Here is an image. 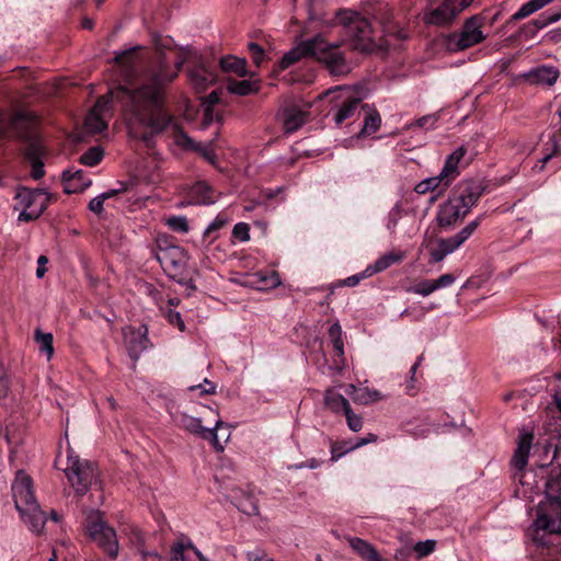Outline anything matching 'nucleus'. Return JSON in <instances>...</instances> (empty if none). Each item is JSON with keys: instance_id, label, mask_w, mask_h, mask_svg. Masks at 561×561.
Wrapping results in <instances>:
<instances>
[{"instance_id": "1", "label": "nucleus", "mask_w": 561, "mask_h": 561, "mask_svg": "<svg viewBox=\"0 0 561 561\" xmlns=\"http://www.w3.org/2000/svg\"><path fill=\"white\" fill-rule=\"evenodd\" d=\"M184 59L171 70L160 58L138 81H126L110 91V98L122 113L130 133L135 128H149L160 134L168 127H178L174 116L167 110V87L181 70Z\"/></svg>"}, {"instance_id": "2", "label": "nucleus", "mask_w": 561, "mask_h": 561, "mask_svg": "<svg viewBox=\"0 0 561 561\" xmlns=\"http://www.w3.org/2000/svg\"><path fill=\"white\" fill-rule=\"evenodd\" d=\"M343 42L331 43L328 41L325 33L317 34L286 53L280 60V69L290 67L304 57H312L322 62L331 75L345 76L351 68L344 54L340 50Z\"/></svg>"}, {"instance_id": "3", "label": "nucleus", "mask_w": 561, "mask_h": 561, "mask_svg": "<svg viewBox=\"0 0 561 561\" xmlns=\"http://www.w3.org/2000/svg\"><path fill=\"white\" fill-rule=\"evenodd\" d=\"M483 186L476 181L460 182L438 210L437 221L440 227H450L463 219L483 195Z\"/></svg>"}, {"instance_id": "4", "label": "nucleus", "mask_w": 561, "mask_h": 561, "mask_svg": "<svg viewBox=\"0 0 561 561\" xmlns=\"http://www.w3.org/2000/svg\"><path fill=\"white\" fill-rule=\"evenodd\" d=\"M329 27L340 25L343 37L337 42L350 43L352 49L368 53L377 46L375 43L374 30L369 21L353 11H339L332 21L325 24Z\"/></svg>"}, {"instance_id": "5", "label": "nucleus", "mask_w": 561, "mask_h": 561, "mask_svg": "<svg viewBox=\"0 0 561 561\" xmlns=\"http://www.w3.org/2000/svg\"><path fill=\"white\" fill-rule=\"evenodd\" d=\"M12 493L15 507L23 520L33 533L41 534L46 523V517L34 499L31 477L23 471H19L12 483Z\"/></svg>"}, {"instance_id": "6", "label": "nucleus", "mask_w": 561, "mask_h": 561, "mask_svg": "<svg viewBox=\"0 0 561 561\" xmlns=\"http://www.w3.org/2000/svg\"><path fill=\"white\" fill-rule=\"evenodd\" d=\"M62 470L68 483L79 497L87 494L90 488L99 481L96 466L90 460L81 459L78 455H75L73 450H68L67 465Z\"/></svg>"}, {"instance_id": "7", "label": "nucleus", "mask_w": 561, "mask_h": 561, "mask_svg": "<svg viewBox=\"0 0 561 561\" xmlns=\"http://www.w3.org/2000/svg\"><path fill=\"white\" fill-rule=\"evenodd\" d=\"M204 412L205 414H211L215 416V419H213V427L203 425V422L205 421L204 416L196 417L182 411H176L172 413L171 416L176 426L201 438L210 439L214 448L217 451H222L224 446L218 440L217 431L224 425V423L218 417L217 411L210 408H204Z\"/></svg>"}, {"instance_id": "8", "label": "nucleus", "mask_w": 561, "mask_h": 561, "mask_svg": "<svg viewBox=\"0 0 561 561\" xmlns=\"http://www.w3.org/2000/svg\"><path fill=\"white\" fill-rule=\"evenodd\" d=\"M547 508L545 512L546 517L545 519L547 522H557L560 520L561 517V480L558 477H554L553 474L550 476L546 483V496L545 500L541 501L537 507V518L534 522V540L540 541L538 537L539 530H543L539 525L538 522L542 515V507Z\"/></svg>"}, {"instance_id": "9", "label": "nucleus", "mask_w": 561, "mask_h": 561, "mask_svg": "<svg viewBox=\"0 0 561 561\" xmlns=\"http://www.w3.org/2000/svg\"><path fill=\"white\" fill-rule=\"evenodd\" d=\"M482 24V19L478 15L468 19L459 32L447 36V48L451 51H460L483 42L485 36L481 30Z\"/></svg>"}, {"instance_id": "10", "label": "nucleus", "mask_w": 561, "mask_h": 561, "mask_svg": "<svg viewBox=\"0 0 561 561\" xmlns=\"http://www.w3.org/2000/svg\"><path fill=\"white\" fill-rule=\"evenodd\" d=\"M18 205L22 207L19 215L20 221H32L37 219L47 208L50 202V195L42 190H28L22 187L15 194Z\"/></svg>"}, {"instance_id": "11", "label": "nucleus", "mask_w": 561, "mask_h": 561, "mask_svg": "<svg viewBox=\"0 0 561 561\" xmlns=\"http://www.w3.org/2000/svg\"><path fill=\"white\" fill-rule=\"evenodd\" d=\"M473 0H442L436 7L427 8L423 14L426 24L435 26L449 25L456 16L468 8Z\"/></svg>"}, {"instance_id": "12", "label": "nucleus", "mask_w": 561, "mask_h": 561, "mask_svg": "<svg viewBox=\"0 0 561 561\" xmlns=\"http://www.w3.org/2000/svg\"><path fill=\"white\" fill-rule=\"evenodd\" d=\"M337 93L333 100L339 102V108L334 115V121L337 125L344 121L352 118L358 110L362 101V95L355 89L350 87H337L334 90L327 91L325 95Z\"/></svg>"}, {"instance_id": "13", "label": "nucleus", "mask_w": 561, "mask_h": 561, "mask_svg": "<svg viewBox=\"0 0 561 561\" xmlns=\"http://www.w3.org/2000/svg\"><path fill=\"white\" fill-rule=\"evenodd\" d=\"M88 533L100 548H102L108 557L115 559L118 556V540L116 531L108 526L101 517L90 522Z\"/></svg>"}, {"instance_id": "14", "label": "nucleus", "mask_w": 561, "mask_h": 561, "mask_svg": "<svg viewBox=\"0 0 561 561\" xmlns=\"http://www.w3.org/2000/svg\"><path fill=\"white\" fill-rule=\"evenodd\" d=\"M157 259L164 271L169 273L181 272L187 263L185 250L179 245L159 247Z\"/></svg>"}, {"instance_id": "15", "label": "nucleus", "mask_w": 561, "mask_h": 561, "mask_svg": "<svg viewBox=\"0 0 561 561\" xmlns=\"http://www.w3.org/2000/svg\"><path fill=\"white\" fill-rule=\"evenodd\" d=\"M111 100L107 95L98 99L95 105L84 119V128L90 134H98L106 129L105 112L108 111Z\"/></svg>"}, {"instance_id": "16", "label": "nucleus", "mask_w": 561, "mask_h": 561, "mask_svg": "<svg viewBox=\"0 0 561 561\" xmlns=\"http://www.w3.org/2000/svg\"><path fill=\"white\" fill-rule=\"evenodd\" d=\"M148 330L146 327H140L138 330L128 328L124 330L125 344L129 356L137 360L140 354L148 348L149 339Z\"/></svg>"}, {"instance_id": "17", "label": "nucleus", "mask_w": 561, "mask_h": 561, "mask_svg": "<svg viewBox=\"0 0 561 561\" xmlns=\"http://www.w3.org/2000/svg\"><path fill=\"white\" fill-rule=\"evenodd\" d=\"M559 76L558 68L543 65L520 75V78L529 84L551 87L557 82Z\"/></svg>"}, {"instance_id": "18", "label": "nucleus", "mask_w": 561, "mask_h": 561, "mask_svg": "<svg viewBox=\"0 0 561 561\" xmlns=\"http://www.w3.org/2000/svg\"><path fill=\"white\" fill-rule=\"evenodd\" d=\"M64 191L67 194H76L89 187L92 181L85 176L82 170H66L62 172Z\"/></svg>"}, {"instance_id": "19", "label": "nucleus", "mask_w": 561, "mask_h": 561, "mask_svg": "<svg viewBox=\"0 0 561 561\" xmlns=\"http://www.w3.org/2000/svg\"><path fill=\"white\" fill-rule=\"evenodd\" d=\"M405 257V253L400 250H393L382 254L373 264L368 265L365 270L367 276L380 273L394 264L401 263Z\"/></svg>"}, {"instance_id": "20", "label": "nucleus", "mask_w": 561, "mask_h": 561, "mask_svg": "<svg viewBox=\"0 0 561 561\" xmlns=\"http://www.w3.org/2000/svg\"><path fill=\"white\" fill-rule=\"evenodd\" d=\"M188 76L191 83L197 92L205 91L216 81L215 72L205 64H199L194 69L190 70Z\"/></svg>"}, {"instance_id": "21", "label": "nucleus", "mask_w": 561, "mask_h": 561, "mask_svg": "<svg viewBox=\"0 0 561 561\" xmlns=\"http://www.w3.org/2000/svg\"><path fill=\"white\" fill-rule=\"evenodd\" d=\"M346 539L363 561H383L377 549L368 541L358 537H347Z\"/></svg>"}, {"instance_id": "22", "label": "nucleus", "mask_w": 561, "mask_h": 561, "mask_svg": "<svg viewBox=\"0 0 561 561\" xmlns=\"http://www.w3.org/2000/svg\"><path fill=\"white\" fill-rule=\"evenodd\" d=\"M26 121L27 116L24 113H15L13 115L0 113V137L19 133Z\"/></svg>"}, {"instance_id": "23", "label": "nucleus", "mask_w": 561, "mask_h": 561, "mask_svg": "<svg viewBox=\"0 0 561 561\" xmlns=\"http://www.w3.org/2000/svg\"><path fill=\"white\" fill-rule=\"evenodd\" d=\"M307 112L295 105L284 110L283 124L286 133H294L306 123Z\"/></svg>"}, {"instance_id": "24", "label": "nucleus", "mask_w": 561, "mask_h": 561, "mask_svg": "<svg viewBox=\"0 0 561 561\" xmlns=\"http://www.w3.org/2000/svg\"><path fill=\"white\" fill-rule=\"evenodd\" d=\"M533 439L534 436L531 433L520 434L518 445L513 457L514 466L517 469H523L527 465V459L531 448Z\"/></svg>"}, {"instance_id": "25", "label": "nucleus", "mask_w": 561, "mask_h": 561, "mask_svg": "<svg viewBox=\"0 0 561 561\" xmlns=\"http://www.w3.org/2000/svg\"><path fill=\"white\" fill-rule=\"evenodd\" d=\"M465 154L466 149L463 147H459L447 157L444 168L440 171L443 178H446V181L451 183L459 175L458 165Z\"/></svg>"}, {"instance_id": "26", "label": "nucleus", "mask_w": 561, "mask_h": 561, "mask_svg": "<svg viewBox=\"0 0 561 561\" xmlns=\"http://www.w3.org/2000/svg\"><path fill=\"white\" fill-rule=\"evenodd\" d=\"M191 203L194 204H213L216 201L215 193L205 182H197L190 190Z\"/></svg>"}, {"instance_id": "27", "label": "nucleus", "mask_w": 561, "mask_h": 561, "mask_svg": "<svg viewBox=\"0 0 561 561\" xmlns=\"http://www.w3.org/2000/svg\"><path fill=\"white\" fill-rule=\"evenodd\" d=\"M449 184H450V182L446 181V178H443V174L439 173L436 176L425 179V180L421 181L420 183H417L415 185L414 191L421 195L426 194L428 192H434V191L443 192L446 190L447 186H449Z\"/></svg>"}, {"instance_id": "28", "label": "nucleus", "mask_w": 561, "mask_h": 561, "mask_svg": "<svg viewBox=\"0 0 561 561\" xmlns=\"http://www.w3.org/2000/svg\"><path fill=\"white\" fill-rule=\"evenodd\" d=\"M140 47H133L130 49L121 51L115 56V62L121 67L125 76H130L134 71L135 66L138 62L136 55Z\"/></svg>"}, {"instance_id": "29", "label": "nucleus", "mask_w": 561, "mask_h": 561, "mask_svg": "<svg viewBox=\"0 0 561 561\" xmlns=\"http://www.w3.org/2000/svg\"><path fill=\"white\" fill-rule=\"evenodd\" d=\"M560 141H561V129L552 133L551 136L549 137L548 141L545 144L543 150L546 153H545L543 158L539 161L540 162V165H539L540 171L543 170L545 165L547 164L548 161L551 160L552 157L561 154Z\"/></svg>"}, {"instance_id": "30", "label": "nucleus", "mask_w": 561, "mask_h": 561, "mask_svg": "<svg viewBox=\"0 0 561 561\" xmlns=\"http://www.w3.org/2000/svg\"><path fill=\"white\" fill-rule=\"evenodd\" d=\"M353 392H354L353 401L355 403H359V404H364V405L376 402L382 398L380 392L377 390H370L368 388L356 389V387L354 385H350L347 393L352 394Z\"/></svg>"}, {"instance_id": "31", "label": "nucleus", "mask_w": 561, "mask_h": 561, "mask_svg": "<svg viewBox=\"0 0 561 561\" xmlns=\"http://www.w3.org/2000/svg\"><path fill=\"white\" fill-rule=\"evenodd\" d=\"M324 404L334 413H339L341 411L345 412L351 408L350 402L342 394L332 389L327 390L324 394Z\"/></svg>"}, {"instance_id": "32", "label": "nucleus", "mask_w": 561, "mask_h": 561, "mask_svg": "<svg viewBox=\"0 0 561 561\" xmlns=\"http://www.w3.org/2000/svg\"><path fill=\"white\" fill-rule=\"evenodd\" d=\"M457 249L450 238L439 239L437 244L431 247L430 255L432 262H440L446 255L454 252Z\"/></svg>"}, {"instance_id": "33", "label": "nucleus", "mask_w": 561, "mask_h": 561, "mask_svg": "<svg viewBox=\"0 0 561 561\" xmlns=\"http://www.w3.org/2000/svg\"><path fill=\"white\" fill-rule=\"evenodd\" d=\"M220 67L225 72H234L240 77L247 76V61L243 58L233 56L222 57L220 59Z\"/></svg>"}, {"instance_id": "34", "label": "nucleus", "mask_w": 561, "mask_h": 561, "mask_svg": "<svg viewBox=\"0 0 561 561\" xmlns=\"http://www.w3.org/2000/svg\"><path fill=\"white\" fill-rule=\"evenodd\" d=\"M227 89L230 93L238 94V95H248L252 92H256L259 90V87L249 80H229L227 84Z\"/></svg>"}, {"instance_id": "35", "label": "nucleus", "mask_w": 561, "mask_h": 561, "mask_svg": "<svg viewBox=\"0 0 561 561\" xmlns=\"http://www.w3.org/2000/svg\"><path fill=\"white\" fill-rule=\"evenodd\" d=\"M35 342L38 345V348L42 353H44L48 359L54 355V346H53V334L44 333L39 329L35 331Z\"/></svg>"}, {"instance_id": "36", "label": "nucleus", "mask_w": 561, "mask_h": 561, "mask_svg": "<svg viewBox=\"0 0 561 561\" xmlns=\"http://www.w3.org/2000/svg\"><path fill=\"white\" fill-rule=\"evenodd\" d=\"M546 5H547V1L530 0V1L526 2L525 4H523L518 9V11H516L512 15V20H514V21L523 20V19L529 16L530 14L535 13L536 11L542 9Z\"/></svg>"}, {"instance_id": "37", "label": "nucleus", "mask_w": 561, "mask_h": 561, "mask_svg": "<svg viewBox=\"0 0 561 561\" xmlns=\"http://www.w3.org/2000/svg\"><path fill=\"white\" fill-rule=\"evenodd\" d=\"M481 219L482 216H479L474 220L470 221L467 226H465L457 234L449 237L457 247V249L472 236V233L481 224Z\"/></svg>"}, {"instance_id": "38", "label": "nucleus", "mask_w": 561, "mask_h": 561, "mask_svg": "<svg viewBox=\"0 0 561 561\" xmlns=\"http://www.w3.org/2000/svg\"><path fill=\"white\" fill-rule=\"evenodd\" d=\"M329 337L331 340V343L333 345V348L336 353L337 357H341L343 359L344 355V343L342 340V328L341 325L335 322L333 323L329 329Z\"/></svg>"}, {"instance_id": "39", "label": "nucleus", "mask_w": 561, "mask_h": 561, "mask_svg": "<svg viewBox=\"0 0 561 561\" xmlns=\"http://www.w3.org/2000/svg\"><path fill=\"white\" fill-rule=\"evenodd\" d=\"M103 158V150L92 147L80 157V162L88 167L96 165Z\"/></svg>"}, {"instance_id": "40", "label": "nucleus", "mask_w": 561, "mask_h": 561, "mask_svg": "<svg viewBox=\"0 0 561 561\" xmlns=\"http://www.w3.org/2000/svg\"><path fill=\"white\" fill-rule=\"evenodd\" d=\"M167 225L175 232H188V222L184 216H172L167 219Z\"/></svg>"}, {"instance_id": "41", "label": "nucleus", "mask_w": 561, "mask_h": 561, "mask_svg": "<svg viewBox=\"0 0 561 561\" xmlns=\"http://www.w3.org/2000/svg\"><path fill=\"white\" fill-rule=\"evenodd\" d=\"M381 119L378 113H370L364 122V126L362 129V133L364 134H373L375 133L379 126H380Z\"/></svg>"}, {"instance_id": "42", "label": "nucleus", "mask_w": 561, "mask_h": 561, "mask_svg": "<svg viewBox=\"0 0 561 561\" xmlns=\"http://www.w3.org/2000/svg\"><path fill=\"white\" fill-rule=\"evenodd\" d=\"M435 546L436 542L434 540L419 541L415 543L413 550L416 553V558L422 559L432 553L435 549Z\"/></svg>"}, {"instance_id": "43", "label": "nucleus", "mask_w": 561, "mask_h": 561, "mask_svg": "<svg viewBox=\"0 0 561 561\" xmlns=\"http://www.w3.org/2000/svg\"><path fill=\"white\" fill-rule=\"evenodd\" d=\"M414 294H417V295H421V296H428L431 295L432 293H434L436 289H435V285H434V282L433 279H423L419 283H416L412 289H411Z\"/></svg>"}, {"instance_id": "44", "label": "nucleus", "mask_w": 561, "mask_h": 561, "mask_svg": "<svg viewBox=\"0 0 561 561\" xmlns=\"http://www.w3.org/2000/svg\"><path fill=\"white\" fill-rule=\"evenodd\" d=\"M547 508H545V506L542 507V512H547L546 511ZM546 513H542L539 522H538V525L543 529V531H547L549 534H558V533H561V516H560V520H554V522H547L545 519Z\"/></svg>"}, {"instance_id": "45", "label": "nucleus", "mask_w": 561, "mask_h": 561, "mask_svg": "<svg viewBox=\"0 0 561 561\" xmlns=\"http://www.w3.org/2000/svg\"><path fill=\"white\" fill-rule=\"evenodd\" d=\"M344 415L346 417L347 426L353 432H358L363 427V419L362 416L355 414L352 410V408L347 409L344 412Z\"/></svg>"}, {"instance_id": "46", "label": "nucleus", "mask_w": 561, "mask_h": 561, "mask_svg": "<svg viewBox=\"0 0 561 561\" xmlns=\"http://www.w3.org/2000/svg\"><path fill=\"white\" fill-rule=\"evenodd\" d=\"M42 147L38 142L32 141L25 149V158L30 163L41 160Z\"/></svg>"}, {"instance_id": "47", "label": "nucleus", "mask_w": 561, "mask_h": 561, "mask_svg": "<svg viewBox=\"0 0 561 561\" xmlns=\"http://www.w3.org/2000/svg\"><path fill=\"white\" fill-rule=\"evenodd\" d=\"M248 48L251 54L253 62L255 64V66L260 67L264 61V49L256 43H249Z\"/></svg>"}, {"instance_id": "48", "label": "nucleus", "mask_w": 561, "mask_h": 561, "mask_svg": "<svg viewBox=\"0 0 561 561\" xmlns=\"http://www.w3.org/2000/svg\"><path fill=\"white\" fill-rule=\"evenodd\" d=\"M164 314H165L168 321L171 324L175 325L181 332H183L185 330V324H184V321L182 320L180 312L174 311L171 308H168L164 311Z\"/></svg>"}, {"instance_id": "49", "label": "nucleus", "mask_w": 561, "mask_h": 561, "mask_svg": "<svg viewBox=\"0 0 561 561\" xmlns=\"http://www.w3.org/2000/svg\"><path fill=\"white\" fill-rule=\"evenodd\" d=\"M232 234L239 241H248L250 239V228L248 224L239 222L233 227Z\"/></svg>"}, {"instance_id": "50", "label": "nucleus", "mask_w": 561, "mask_h": 561, "mask_svg": "<svg viewBox=\"0 0 561 561\" xmlns=\"http://www.w3.org/2000/svg\"><path fill=\"white\" fill-rule=\"evenodd\" d=\"M262 286L260 288H273L280 284L279 277L275 272H272L267 276H263L260 278Z\"/></svg>"}, {"instance_id": "51", "label": "nucleus", "mask_w": 561, "mask_h": 561, "mask_svg": "<svg viewBox=\"0 0 561 561\" xmlns=\"http://www.w3.org/2000/svg\"><path fill=\"white\" fill-rule=\"evenodd\" d=\"M437 121V116L432 114V115H425L419 119L415 121V123L412 125V126H417L420 128H431L434 126V124L436 123Z\"/></svg>"}, {"instance_id": "52", "label": "nucleus", "mask_w": 561, "mask_h": 561, "mask_svg": "<svg viewBox=\"0 0 561 561\" xmlns=\"http://www.w3.org/2000/svg\"><path fill=\"white\" fill-rule=\"evenodd\" d=\"M378 440V436L373 433H368L365 437L359 438L354 445L347 447V450H354L359 447H363L370 443H376Z\"/></svg>"}, {"instance_id": "53", "label": "nucleus", "mask_w": 561, "mask_h": 561, "mask_svg": "<svg viewBox=\"0 0 561 561\" xmlns=\"http://www.w3.org/2000/svg\"><path fill=\"white\" fill-rule=\"evenodd\" d=\"M435 289L444 288L450 286L455 282V277L453 274H444L439 276L437 279H433Z\"/></svg>"}, {"instance_id": "54", "label": "nucleus", "mask_w": 561, "mask_h": 561, "mask_svg": "<svg viewBox=\"0 0 561 561\" xmlns=\"http://www.w3.org/2000/svg\"><path fill=\"white\" fill-rule=\"evenodd\" d=\"M239 508L247 515H256L259 513V506L252 499H248L245 503H241Z\"/></svg>"}, {"instance_id": "55", "label": "nucleus", "mask_w": 561, "mask_h": 561, "mask_svg": "<svg viewBox=\"0 0 561 561\" xmlns=\"http://www.w3.org/2000/svg\"><path fill=\"white\" fill-rule=\"evenodd\" d=\"M104 196H96L89 203V209L94 214L100 215L103 211Z\"/></svg>"}, {"instance_id": "56", "label": "nucleus", "mask_w": 561, "mask_h": 561, "mask_svg": "<svg viewBox=\"0 0 561 561\" xmlns=\"http://www.w3.org/2000/svg\"><path fill=\"white\" fill-rule=\"evenodd\" d=\"M348 451L350 450H347V448H344L342 446V444L334 443L331 446V460L336 461L337 459H340L343 455H345Z\"/></svg>"}, {"instance_id": "57", "label": "nucleus", "mask_w": 561, "mask_h": 561, "mask_svg": "<svg viewBox=\"0 0 561 561\" xmlns=\"http://www.w3.org/2000/svg\"><path fill=\"white\" fill-rule=\"evenodd\" d=\"M128 188L127 184L126 183H118V187L117 188H113V190H110L105 193H102L101 196H104V201L108 199V198H112L114 196H116L117 194L119 193H124L126 192Z\"/></svg>"}, {"instance_id": "58", "label": "nucleus", "mask_w": 561, "mask_h": 561, "mask_svg": "<svg viewBox=\"0 0 561 561\" xmlns=\"http://www.w3.org/2000/svg\"><path fill=\"white\" fill-rule=\"evenodd\" d=\"M248 561H273L272 559L267 558L266 554L260 550H253L249 551L247 553Z\"/></svg>"}, {"instance_id": "59", "label": "nucleus", "mask_w": 561, "mask_h": 561, "mask_svg": "<svg viewBox=\"0 0 561 561\" xmlns=\"http://www.w3.org/2000/svg\"><path fill=\"white\" fill-rule=\"evenodd\" d=\"M203 107H204L203 126L207 127L215 121L214 107H210L209 105H205Z\"/></svg>"}, {"instance_id": "60", "label": "nucleus", "mask_w": 561, "mask_h": 561, "mask_svg": "<svg viewBox=\"0 0 561 561\" xmlns=\"http://www.w3.org/2000/svg\"><path fill=\"white\" fill-rule=\"evenodd\" d=\"M399 218H400V209L399 208L391 209V211L388 215V224H387L388 229H390V230L394 229Z\"/></svg>"}, {"instance_id": "61", "label": "nucleus", "mask_w": 561, "mask_h": 561, "mask_svg": "<svg viewBox=\"0 0 561 561\" xmlns=\"http://www.w3.org/2000/svg\"><path fill=\"white\" fill-rule=\"evenodd\" d=\"M32 165V176L36 180L41 179L44 175V163L42 160L35 161L31 163Z\"/></svg>"}, {"instance_id": "62", "label": "nucleus", "mask_w": 561, "mask_h": 561, "mask_svg": "<svg viewBox=\"0 0 561 561\" xmlns=\"http://www.w3.org/2000/svg\"><path fill=\"white\" fill-rule=\"evenodd\" d=\"M48 263V259L45 255H41L37 259V270H36V276L38 278H42L46 273V264Z\"/></svg>"}, {"instance_id": "63", "label": "nucleus", "mask_w": 561, "mask_h": 561, "mask_svg": "<svg viewBox=\"0 0 561 561\" xmlns=\"http://www.w3.org/2000/svg\"><path fill=\"white\" fill-rule=\"evenodd\" d=\"M183 550V545H178L176 547H173L171 561H187Z\"/></svg>"}, {"instance_id": "64", "label": "nucleus", "mask_w": 561, "mask_h": 561, "mask_svg": "<svg viewBox=\"0 0 561 561\" xmlns=\"http://www.w3.org/2000/svg\"><path fill=\"white\" fill-rule=\"evenodd\" d=\"M226 221L220 218H216L205 230V234H209L213 231L219 230L225 226Z\"/></svg>"}]
</instances>
